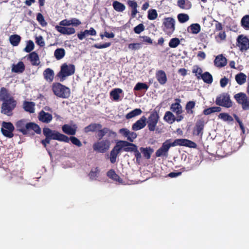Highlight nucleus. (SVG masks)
Listing matches in <instances>:
<instances>
[{
	"mask_svg": "<svg viewBox=\"0 0 249 249\" xmlns=\"http://www.w3.org/2000/svg\"><path fill=\"white\" fill-rule=\"evenodd\" d=\"M122 91V89H115L110 92V95L113 98L114 100L117 101L119 99V94L121 93Z\"/></svg>",
	"mask_w": 249,
	"mask_h": 249,
	"instance_id": "nucleus-45",
	"label": "nucleus"
},
{
	"mask_svg": "<svg viewBox=\"0 0 249 249\" xmlns=\"http://www.w3.org/2000/svg\"><path fill=\"white\" fill-rule=\"evenodd\" d=\"M218 118L224 121L232 122L233 118L227 113H221L218 115Z\"/></svg>",
	"mask_w": 249,
	"mask_h": 249,
	"instance_id": "nucleus-47",
	"label": "nucleus"
},
{
	"mask_svg": "<svg viewBox=\"0 0 249 249\" xmlns=\"http://www.w3.org/2000/svg\"><path fill=\"white\" fill-rule=\"evenodd\" d=\"M43 134L45 137V139L41 140V143L46 148L47 144H49L52 140H57L60 142H69L70 141L71 143L77 146L81 147L82 145L81 141L76 137L71 136L69 138L66 135L61 134L56 130H53L48 127L43 128Z\"/></svg>",
	"mask_w": 249,
	"mask_h": 249,
	"instance_id": "nucleus-1",
	"label": "nucleus"
},
{
	"mask_svg": "<svg viewBox=\"0 0 249 249\" xmlns=\"http://www.w3.org/2000/svg\"><path fill=\"white\" fill-rule=\"evenodd\" d=\"M0 101L2 102L1 113L8 116H12L13 111L17 107V102L10 94L8 90L4 87H2L0 89Z\"/></svg>",
	"mask_w": 249,
	"mask_h": 249,
	"instance_id": "nucleus-2",
	"label": "nucleus"
},
{
	"mask_svg": "<svg viewBox=\"0 0 249 249\" xmlns=\"http://www.w3.org/2000/svg\"><path fill=\"white\" fill-rule=\"evenodd\" d=\"M1 126V132L4 136L9 138L14 137L13 131L15 127L12 123L3 122Z\"/></svg>",
	"mask_w": 249,
	"mask_h": 249,
	"instance_id": "nucleus-12",
	"label": "nucleus"
},
{
	"mask_svg": "<svg viewBox=\"0 0 249 249\" xmlns=\"http://www.w3.org/2000/svg\"><path fill=\"white\" fill-rule=\"evenodd\" d=\"M144 30V26L142 24H139L134 28V31L136 34H139Z\"/></svg>",
	"mask_w": 249,
	"mask_h": 249,
	"instance_id": "nucleus-56",
	"label": "nucleus"
},
{
	"mask_svg": "<svg viewBox=\"0 0 249 249\" xmlns=\"http://www.w3.org/2000/svg\"><path fill=\"white\" fill-rule=\"evenodd\" d=\"M43 77L44 79L49 83H51L53 82L54 76V71L51 69V68H47L46 69L43 73Z\"/></svg>",
	"mask_w": 249,
	"mask_h": 249,
	"instance_id": "nucleus-26",
	"label": "nucleus"
},
{
	"mask_svg": "<svg viewBox=\"0 0 249 249\" xmlns=\"http://www.w3.org/2000/svg\"><path fill=\"white\" fill-rule=\"evenodd\" d=\"M158 17V13L155 9H150L148 11L147 18L149 20H155Z\"/></svg>",
	"mask_w": 249,
	"mask_h": 249,
	"instance_id": "nucleus-48",
	"label": "nucleus"
},
{
	"mask_svg": "<svg viewBox=\"0 0 249 249\" xmlns=\"http://www.w3.org/2000/svg\"><path fill=\"white\" fill-rule=\"evenodd\" d=\"M102 125L100 124L91 123L84 129V132L88 133L90 132H95L98 129H101Z\"/></svg>",
	"mask_w": 249,
	"mask_h": 249,
	"instance_id": "nucleus-29",
	"label": "nucleus"
},
{
	"mask_svg": "<svg viewBox=\"0 0 249 249\" xmlns=\"http://www.w3.org/2000/svg\"><path fill=\"white\" fill-rule=\"evenodd\" d=\"M77 127L76 124H74L72 126L65 124L62 127L63 132L68 135H74L76 134Z\"/></svg>",
	"mask_w": 249,
	"mask_h": 249,
	"instance_id": "nucleus-22",
	"label": "nucleus"
},
{
	"mask_svg": "<svg viewBox=\"0 0 249 249\" xmlns=\"http://www.w3.org/2000/svg\"><path fill=\"white\" fill-rule=\"evenodd\" d=\"M163 119L166 122L170 124H172L175 121V115L172 112L169 111L165 112Z\"/></svg>",
	"mask_w": 249,
	"mask_h": 249,
	"instance_id": "nucleus-40",
	"label": "nucleus"
},
{
	"mask_svg": "<svg viewBox=\"0 0 249 249\" xmlns=\"http://www.w3.org/2000/svg\"><path fill=\"white\" fill-rule=\"evenodd\" d=\"M171 139L166 140L162 144L161 146L158 149L155 155L157 157L162 156H167L168 151L171 147H172L171 144Z\"/></svg>",
	"mask_w": 249,
	"mask_h": 249,
	"instance_id": "nucleus-13",
	"label": "nucleus"
},
{
	"mask_svg": "<svg viewBox=\"0 0 249 249\" xmlns=\"http://www.w3.org/2000/svg\"><path fill=\"white\" fill-rule=\"evenodd\" d=\"M71 25L77 27L81 24V21L76 18H72L70 19Z\"/></svg>",
	"mask_w": 249,
	"mask_h": 249,
	"instance_id": "nucleus-59",
	"label": "nucleus"
},
{
	"mask_svg": "<svg viewBox=\"0 0 249 249\" xmlns=\"http://www.w3.org/2000/svg\"><path fill=\"white\" fill-rule=\"evenodd\" d=\"M112 6L114 9L118 12H123L125 9V6L117 0L113 1Z\"/></svg>",
	"mask_w": 249,
	"mask_h": 249,
	"instance_id": "nucleus-33",
	"label": "nucleus"
},
{
	"mask_svg": "<svg viewBox=\"0 0 249 249\" xmlns=\"http://www.w3.org/2000/svg\"><path fill=\"white\" fill-rule=\"evenodd\" d=\"M146 118L143 116L139 120H137L132 125V129L134 131H138L144 128L146 124Z\"/></svg>",
	"mask_w": 249,
	"mask_h": 249,
	"instance_id": "nucleus-18",
	"label": "nucleus"
},
{
	"mask_svg": "<svg viewBox=\"0 0 249 249\" xmlns=\"http://www.w3.org/2000/svg\"><path fill=\"white\" fill-rule=\"evenodd\" d=\"M96 31L92 27L90 28L89 30H85L84 31H81L80 33L77 34V37L80 40H83L84 38L87 36H96Z\"/></svg>",
	"mask_w": 249,
	"mask_h": 249,
	"instance_id": "nucleus-23",
	"label": "nucleus"
},
{
	"mask_svg": "<svg viewBox=\"0 0 249 249\" xmlns=\"http://www.w3.org/2000/svg\"><path fill=\"white\" fill-rule=\"evenodd\" d=\"M156 77L160 85H164L167 81L166 74L163 70H159L156 71Z\"/></svg>",
	"mask_w": 249,
	"mask_h": 249,
	"instance_id": "nucleus-24",
	"label": "nucleus"
},
{
	"mask_svg": "<svg viewBox=\"0 0 249 249\" xmlns=\"http://www.w3.org/2000/svg\"><path fill=\"white\" fill-rule=\"evenodd\" d=\"M126 141H119L116 143L110 153V161L111 163H114L116 161V159L118 154L126 148Z\"/></svg>",
	"mask_w": 249,
	"mask_h": 249,
	"instance_id": "nucleus-6",
	"label": "nucleus"
},
{
	"mask_svg": "<svg viewBox=\"0 0 249 249\" xmlns=\"http://www.w3.org/2000/svg\"><path fill=\"white\" fill-rule=\"evenodd\" d=\"M234 98L237 103L241 105L244 110H249V98L246 93L239 92L234 95Z\"/></svg>",
	"mask_w": 249,
	"mask_h": 249,
	"instance_id": "nucleus-9",
	"label": "nucleus"
},
{
	"mask_svg": "<svg viewBox=\"0 0 249 249\" xmlns=\"http://www.w3.org/2000/svg\"><path fill=\"white\" fill-rule=\"evenodd\" d=\"M75 66L73 64L68 65L66 63L62 64L60 68V71L57 74V77L60 79L61 82H63L66 78L74 73Z\"/></svg>",
	"mask_w": 249,
	"mask_h": 249,
	"instance_id": "nucleus-5",
	"label": "nucleus"
},
{
	"mask_svg": "<svg viewBox=\"0 0 249 249\" xmlns=\"http://www.w3.org/2000/svg\"><path fill=\"white\" fill-rule=\"evenodd\" d=\"M176 102L173 103L170 106V110L176 113V115L181 114L183 112L182 107L180 105V99H176Z\"/></svg>",
	"mask_w": 249,
	"mask_h": 249,
	"instance_id": "nucleus-19",
	"label": "nucleus"
},
{
	"mask_svg": "<svg viewBox=\"0 0 249 249\" xmlns=\"http://www.w3.org/2000/svg\"><path fill=\"white\" fill-rule=\"evenodd\" d=\"M36 43L41 47H44L45 45L43 37L41 36L36 37Z\"/></svg>",
	"mask_w": 249,
	"mask_h": 249,
	"instance_id": "nucleus-57",
	"label": "nucleus"
},
{
	"mask_svg": "<svg viewBox=\"0 0 249 249\" xmlns=\"http://www.w3.org/2000/svg\"><path fill=\"white\" fill-rule=\"evenodd\" d=\"M205 122L204 119L201 118L197 120L193 130L194 135L202 137L203 134Z\"/></svg>",
	"mask_w": 249,
	"mask_h": 249,
	"instance_id": "nucleus-15",
	"label": "nucleus"
},
{
	"mask_svg": "<svg viewBox=\"0 0 249 249\" xmlns=\"http://www.w3.org/2000/svg\"><path fill=\"white\" fill-rule=\"evenodd\" d=\"M222 29L223 26L222 24L217 21H215V32L222 31Z\"/></svg>",
	"mask_w": 249,
	"mask_h": 249,
	"instance_id": "nucleus-64",
	"label": "nucleus"
},
{
	"mask_svg": "<svg viewBox=\"0 0 249 249\" xmlns=\"http://www.w3.org/2000/svg\"><path fill=\"white\" fill-rule=\"evenodd\" d=\"M23 106L25 111L30 113H33L35 112V103L34 102L24 101Z\"/></svg>",
	"mask_w": 249,
	"mask_h": 249,
	"instance_id": "nucleus-31",
	"label": "nucleus"
},
{
	"mask_svg": "<svg viewBox=\"0 0 249 249\" xmlns=\"http://www.w3.org/2000/svg\"><path fill=\"white\" fill-rule=\"evenodd\" d=\"M38 118L41 122L48 124L52 120L53 116L50 113L41 110L38 113Z\"/></svg>",
	"mask_w": 249,
	"mask_h": 249,
	"instance_id": "nucleus-20",
	"label": "nucleus"
},
{
	"mask_svg": "<svg viewBox=\"0 0 249 249\" xmlns=\"http://www.w3.org/2000/svg\"><path fill=\"white\" fill-rule=\"evenodd\" d=\"M196 106V102L194 101H190L188 102L185 106V110L186 113L188 114H193L194 111L193 109L195 108Z\"/></svg>",
	"mask_w": 249,
	"mask_h": 249,
	"instance_id": "nucleus-36",
	"label": "nucleus"
},
{
	"mask_svg": "<svg viewBox=\"0 0 249 249\" xmlns=\"http://www.w3.org/2000/svg\"><path fill=\"white\" fill-rule=\"evenodd\" d=\"M125 152H133L136 161L139 162L142 158L141 154L138 149V146L133 143H130L127 141L126 148L124 149Z\"/></svg>",
	"mask_w": 249,
	"mask_h": 249,
	"instance_id": "nucleus-17",
	"label": "nucleus"
},
{
	"mask_svg": "<svg viewBox=\"0 0 249 249\" xmlns=\"http://www.w3.org/2000/svg\"><path fill=\"white\" fill-rule=\"evenodd\" d=\"M178 6L182 9L189 10L192 7V4L188 0H178Z\"/></svg>",
	"mask_w": 249,
	"mask_h": 249,
	"instance_id": "nucleus-32",
	"label": "nucleus"
},
{
	"mask_svg": "<svg viewBox=\"0 0 249 249\" xmlns=\"http://www.w3.org/2000/svg\"><path fill=\"white\" fill-rule=\"evenodd\" d=\"M175 19L172 17L164 18L162 26V31L166 35H172L175 30Z\"/></svg>",
	"mask_w": 249,
	"mask_h": 249,
	"instance_id": "nucleus-7",
	"label": "nucleus"
},
{
	"mask_svg": "<svg viewBox=\"0 0 249 249\" xmlns=\"http://www.w3.org/2000/svg\"><path fill=\"white\" fill-rule=\"evenodd\" d=\"M241 25L244 29L249 30V15H245L242 18Z\"/></svg>",
	"mask_w": 249,
	"mask_h": 249,
	"instance_id": "nucleus-44",
	"label": "nucleus"
},
{
	"mask_svg": "<svg viewBox=\"0 0 249 249\" xmlns=\"http://www.w3.org/2000/svg\"><path fill=\"white\" fill-rule=\"evenodd\" d=\"M107 176L114 180V181H118L119 182H122V179L120 178V177L118 175L115 171L113 169L109 170L107 173Z\"/></svg>",
	"mask_w": 249,
	"mask_h": 249,
	"instance_id": "nucleus-34",
	"label": "nucleus"
},
{
	"mask_svg": "<svg viewBox=\"0 0 249 249\" xmlns=\"http://www.w3.org/2000/svg\"><path fill=\"white\" fill-rule=\"evenodd\" d=\"M228 82H229L228 78H226V77H224L221 78L220 80V86L222 88H224L228 84Z\"/></svg>",
	"mask_w": 249,
	"mask_h": 249,
	"instance_id": "nucleus-62",
	"label": "nucleus"
},
{
	"mask_svg": "<svg viewBox=\"0 0 249 249\" xmlns=\"http://www.w3.org/2000/svg\"><path fill=\"white\" fill-rule=\"evenodd\" d=\"M34 43L33 41L29 40L27 42V45L26 47L24 48V50L27 53H30L34 49Z\"/></svg>",
	"mask_w": 249,
	"mask_h": 249,
	"instance_id": "nucleus-54",
	"label": "nucleus"
},
{
	"mask_svg": "<svg viewBox=\"0 0 249 249\" xmlns=\"http://www.w3.org/2000/svg\"><path fill=\"white\" fill-rule=\"evenodd\" d=\"M148 89V86L147 85V84L144 83L139 82L135 86L134 88V90L139 91L141 90L142 89L147 90Z\"/></svg>",
	"mask_w": 249,
	"mask_h": 249,
	"instance_id": "nucleus-51",
	"label": "nucleus"
},
{
	"mask_svg": "<svg viewBox=\"0 0 249 249\" xmlns=\"http://www.w3.org/2000/svg\"><path fill=\"white\" fill-rule=\"evenodd\" d=\"M141 48L140 43H131L128 45V48L132 50H138Z\"/></svg>",
	"mask_w": 249,
	"mask_h": 249,
	"instance_id": "nucleus-63",
	"label": "nucleus"
},
{
	"mask_svg": "<svg viewBox=\"0 0 249 249\" xmlns=\"http://www.w3.org/2000/svg\"><path fill=\"white\" fill-rule=\"evenodd\" d=\"M65 55V51L63 48L56 49L54 52V55L57 60H60Z\"/></svg>",
	"mask_w": 249,
	"mask_h": 249,
	"instance_id": "nucleus-41",
	"label": "nucleus"
},
{
	"mask_svg": "<svg viewBox=\"0 0 249 249\" xmlns=\"http://www.w3.org/2000/svg\"><path fill=\"white\" fill-rule=\"evenodd\" d=\"M201 27L199 24H192L188 28V31L194 34H197L200 31Z\"/></svg>",
	"mask_w": 249,
	"mask_h": 249,
	"instance_id": "nucleus-38",
	"label": "nucleus"
},
{
	"mask_svg": "<svg viewBox=\"0 0 249 249\" xmlns=\"http://www.w3.org/2000/svg\"><path fill=\"white\" fill-rule=\"evenodd\" d=\"M201 78L207 84H211L213 81L212 75L208 71L203 73L201 75Z\"/></svg>",
	"mask_w": 249,
	"mask_h": 249,
	"instance_id": "nucleus-43",
	"label": "nucleus"
},
{
	"mask_svg": "<svg viewBox=\"0 0 249 249\" xmlns=\"http://www.w3.org/2000/svg\"><path fill=\"white\" fill-rule=\"evenodd\" d=\"M129 130L125 128H121L119 130V132L120 134H121L122 136H123L124 137H126L129 135Z\"/></svg>",
	"mask_w": 249,
	"mask_h": 249,
	"instance_id": "nucleus-61",
	"label": "nucleus"
},
{
	"mask_svg": "<svg viewBox=\"0 0 249 249\" xmlns=\"http://www.w3.org/2000/svg\"><path fill=\"white\" fill-rule=\"evenodd\" d=\"M214 63L216 66L221 68L226 65L227 59L222 54H220L215 57Z\"/></svg>",
	"mask_w": 249,
	"mask_h": 249,
	"instance_id": "nucleus-30",
	"label": "nucleus"
},
{
	"mask_svg": "<svg viewBox=\"0 0 249 249\" xmlns=\"http://www.w3.org/2000/svg\"><path fill=\"white\" fill-rule=\"evenodd\" d=\"M25 67L23 62H18L17 64H13L12 66V72L15 73H22L25 71Z\"/></svg>",
	"mask_w": 249,
	"mask_h": 249,
	"instance_id": "nucleus-28",
	"label": "nucleus"
},
{
	"mask_svg": "<svg viewBox=\"0 0 249 249\" xmlns=\"http://www.w3.org/2000/svg\"><path fill=\"white\" fill-rule=\"evenodd\" d=\"M52 90L54 94L60 98L65 99L69 98L70 96V89L59 83H53Z\"/></svg>",
	"mask_w": 249,
	"mask_h": 249,
	"instance_id": "nucleus-4",
	"label": "nucleus"
},
{
	"mask_svg": "<svg viewBox=\"0 0 249 249\" xmlns=\"http://www.w3.org/2000/svg\"><path fill=\"white\" fill-rule=\"evenodd\" d=\"M111 45V43L106 42L103 44H95L92 47L97 49H103L109 47Z\"/></svg>",
	"mask_w": 249,
	"mask_h": 249,
	"instance_id": "nucleus-58",
	"label": "nucleus"
},
{
	"mask_svg": "<svg viewBox=\"0 0 249 249\" xmlns=\"http://www.w3.org/2000/svg\"><path fill=\"white\" fill-rule=\"evenodd\" d=\"M142 113V110L140 108H135L127 113L125 116V118L127 119H130L135 116L140 115Z\"/></svg>",
	"mask_w": 249,
	"mask_h": 249,
	"instance_id": "nucleus-42",
	"label": "nucleus"
},
{
	"mask_svg": "<svg viewBox=\"0 0 249 249\" xmlns=\"http://www.w3.org/2000/svg\"><path fill=\"white\" fill-rule=\"evenodd\" d=\"M247 76L243 72H240L237 74L235 76V79L236 82L240 85L244 84L246 81Z\"/></svg>",
	"mask_w": 249,
	"mask_h": 249,
	"instance_id": "nucleus-37",
	"label": "nucleus"
},
{
	"mask_svg": "<svg viewBox=\"0 0 249 249\" xmlns=\"http://www.w3.org/2000/svg\"><path fill=\"white\" fill-rule=\"evenodd\" d=\"M55 29L63 35H71L75 33V30L73 27H67L56 25Z\"/></svg>",
	"mask_w": 249,
	"mask_h": 249,
	"instance_id": "nucleus-21",
	"label": "nucleus"
},
{
	"mask_svg": "<svg viewBox=\"0 0 249 249\" xmlns=\"http://www.w3.org/2000/svg\"><path fill=\"white\" fill-rule=\"evenodd\" d=\"M28 59L33 66H37L40 63L38 54L36 52H33L29 53Z\"/></svg>",
	"mask_w": 249,
	"mask_h": 249,
	"instance_id": "nucleus-27",
	"label": "nucleus"
},
{
	"mask_svg": "<svg viewBox=\"0 0 249 249\" xmlns=\"http://www.w3.org/2000/svg\"><path fill=\"white\" fill-rule=\"evenodd\" d=\"M215 104L227 108H230L232 106L230 95L228 93H223L217 96L216 98Z\"/></svg>",
	"mask_w": 249,
	"mask_h": 249,
	"instance_id": "nucleus-8",
	"label": "nucleus"
},
{
	"mask_svg": "<svg viewBox=\"0 0 249 249\" xmlns=\"http://www.w3.org/2000/svg\"><path fill=\"white\" fill-rule=\"evenodd\" d=\"M192 72L195 74V75L196 76L198 79H199L201 77V75H202V70L201 68L199 67L197 65L194 66L192 69Z\"/></svg>",
	"mask_w": 249,
	"mask_h": 249,
	"instance_id": "nucleus-46",
	"label": "nucleus"
},
{
	"mask_svg": "<svg viewBox=\"0 0 249 249\" xmlns=\"http://www.w3.org/2000/svg\"><path fill=\"white\" fill-rule=\"evenodd\" d=\"M36 20L42 27L47 26V22L44 19V17L42 14L39 13L37 14Z\"/></svg>",
	"mask_w": 249,
	"mask_h": 249,
	"instance_id": "nucleus-50",
	"label": "nucleus"
},
{
	"mask_svg": "<svg viewBox=\"0 0 249 249\" xmlns=\"http://www.w3.org/2000/svg\"><path fill=\"white\" fill-rule=\"evenodd\" d=\"M171 144L172 147L178 145L195 148L197 146V144L195 142L185 139H176L173 142H171Z\"/></svg>",
	"mask_w": 249,
	"mask_h": 249,
	"instance_id": "nucleus-14",
	"label": "nucleus"
},
{
	"mask_svg": "<svg viewBox=\"0 0 249 249\" xmlns=\"http://www.w3.org/2000/svg\"><path fill=\"white\" fill-rule=\"evenodd\" d=\"M21 37L18 35H13L9 37L10 42L13 46H18Z\"/></svg>",
	"mask_w": 249,
	"mask_h": 249,
	"instance_id": "nucleus-39",
	"label": "nucleus"
},
{
	"mask_svg": "<svg viewBox=\"0 0 249 249\" xmlns=\"http://www.w3.org/2000/svg\"><path fill=\"white\" fill-rule=\"evenodd\" d=\"M127 4L129 7H131V9H135L138 7V4L136 1L134 0H128L127 2Z\"/></svg>",
	"mask_w": 249,
	"mask_h": 249,
	"instance_id": "nucleus-60",
	"label": "nucleus"
},
{
	"mask_svg": "<svg viewBox=\"0 0 249 249\" xmlns=\"http://www.w3.org/2000/svg\"><path fill=\"white\" fill-rule=\"evenodd\" d=\"M99 172V170L98 167H96L94 170H91L89 174L90 178L91 180L96 179Z\"/></svg>",
	"mask_w": 249,
	"mask_h": 249,
	"instance_id": "nucleus-53",
	"label": "nucleus"
},
{
	"mask_svg": "<svg viewBox=\"0 0 249 249\" xmlns=\"http://www.w3.org/2000/svg\"><path fill=\"white\" fill-rule=\"evenodd\" d=\"M110 144L109 140H102L95 142L93 145V149L96 152L104 153L109 149Z\"/></svg>",
	"mask_w": 249,
	"mask_h": 249,
	"instance_id": "nucleus-10",
	"label": "nucleus"
},
{
	"mask_svg": "<svg viewBox=\"0 0 249 249\" xmlns=\"http://www.w3.org/2000/svg\"><path fill=\"white\" fill-rule=\"evenodd\" d=\"M98 130V132L97 136L99 140L102 139L107 134H108L109 137L112 136H115L116 135V133L115 132L112 131L107 127H104L103 129L101 128Z\"/></svg>",
	"mask_w": 249,
	"mask_h": 249,
	"instance_id": "nucleus-25",
	"label": "nucleus"
},
{
	"mask_svg": "<svg viewBox=\"0 0 249 249\" xmlns=\"http://www.w3.org/2000/svg\"><path fill=\"white\" fill-rule=\"evenodd\" d=\"M140 150L143 154V157L146 159H149L151 157V155L153 152L154 150L151 147H141Z\"/></svg>",
	"mask_w": 249,
	"mask_h": 249,
	"instance_id": "nucleus-35",
	"label": "nucleus"
},
{
	"mask_svg": "<svg viewBox=\"0 0 249 249\" xmlns=\"http://www.w3.org/2000/svg\"><path fill=\"white\" fill-rule=\"evenodd\" d=\"M160 119L158 112L154 110L148 117L147 123V127L150 131H154Z\"/></svg>",
	"mask_w": 249,
	"mask_h": 249,
	"instance_id": "nucleus-11",
	"label": "nucleus"
},
{
	"mask_svg": "<svg viewBox=\"0 0 249 249\" xmlns=\"http://www.w3.org/2000/svg\"><path fill=\"white\" fill-rule=\"evenodd\" d=\"M15 125L17 131L22 133L24 135H34V133H31V130H33L37 134H40L41 133V128L38 124L33 122L27 123L24 119L18 121Z\"/></svg>",
	"mask_w": 249,
	"mask_h": 249,
	"instance_id": "nucleus-3",
	"label": "nucleus"
},
{
	"mask_svg": "<svg viewBox=\"0 0 249 249\" xmlns=\"http://www.w3.org/2000/svg\"><path fill=\"white\" fill-rule=\"evenodd\" d=\"M180 40L178 38L175 37L170 39L169 42V46L171 48H176L179 44Z\"/></svg>",
	"mask_w": 249,
	"mask_h": 249,
	"instance_id": "nucleus-52",
	"label": "nucleus"
},
{
	"mask_svg": "<svg viewBox=\"0 0 249 249\" xmlns=\"http://www.w3.org/2000/svg\"><path fill=\"white\" fill-rule=\"evenodd\" d=\"M137 137V134L135 132L129 131V135L127 137V142L132 143Z\"/></svg>",
	"mask_w": 249,
	"mask_h": 249,
	"instance_id": "nucleus-55",
	"label": "nucleus"
},
{
	"mask_svg": "<svg viewBox=\"0 0 249 249\" xmlns=\"http://www.w3.org/2000/svg\"><path fill=\"white\" fill-rule=\"evenodd\" d=\"M178 21L181 23H185L189 19V16L186 14L180 13L177 16Z\"/></svg>",
	"mask_w": 249,
	"mask_h": 249,
	"instance_id": "nucleus-49",
	"label": "nucleus"
},
{
	"mask_svg": "<svg viewBox=\"0 0 249 249\" xmlns=\"http://www.w3.org/2000/svg\"><path fill=\"white\" fill-rule=\"evenodd\" d=\"M236 45L241 51H246L249 48V39L247 36L240 35L237 37Z\"/></svg>",
	"mask_w": 249,
	"mask_h": 249,
	"instance_id": "nucleus-16",
	"label": "nucleus"
}]
</instances>
